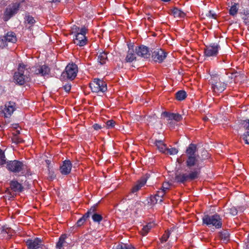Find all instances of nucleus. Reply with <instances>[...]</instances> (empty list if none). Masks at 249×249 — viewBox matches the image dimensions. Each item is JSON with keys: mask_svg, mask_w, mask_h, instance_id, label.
Listing matches in <instances>:
<instances>
[{"mask_svg": "<svg viewBox=\"0 0 249 249\" xmlns=\"http://www.w3.org/2000/svg\"><path fill=\"white\" fill-rule=\"evenodd\" d=\"M197 148L195 144L191 143L186 150L187 160L186 164L189 170L187 173H179L176 176L175 180L178 182L185 183L198 178L201 167L197 163L198 155L196 154Z\"/></svg>", "mask_w": 249, "mask_h": 249, "instance_id": "obj_1", "label": "nucleus"}, {"mask_svg": "<svg viewBox=\"0 0 249 249\" xmlns=\"http://www.w3.org/2000/svg\"><path fill=\"white\" fill-rule=\"evenodd\" d=\"M30 67L23 63L18 65V70L14 73V80L15 83L23 85L30 80Z\"/></svg>", "mask_w": 249, "mask_h": 249, "instance_id": "obj_2", "label": "nucleus"}, {"mask_svg": "<svg viewBox=\"0 0 249 249\" xmlns=\"http://www.w3.org/2000/svg\"><path fill=\"white\" fill-rule=\"evenodd\" d=\"M7 169L14 173H20L21 176H26L30 175V169L23 162L14 160L7 162Z\"/></svg>", "mask_w": 249, "mask_h": 249, "instance_id": "obj_3", "label": "nucleus"}, {"mask_svg": "<svg viewBox=\"0 0 249 249\" xmlns=\"http://www.w3.org/2000/svg\"><path fill=\"white\" fill-rule=\"evenodd\" d=\"M203 224L209 227L214 226L216 229H220L222 225V219L217 213L212 215H205L202 218Z\"/></svg>", "mask_w": 249, "mask_h": 249, "instance_id": "obj_4", "label": "nucleus"}, {"mask_svg": "<svg viewBox=\"0 0 249 249\" xmlns=\"http://www.w3.org/2000/svg\"><path fill=\"white\" fill-rule=\"evenodd\" d=\"M213 92L214 94L218 95L222 92L226 88L227 84L222 82L218 76L212 77L210 80Z\"/></svg>", "mask_w": 249, "mask_h": 249, "instance_id": "obj_5", "label": "nucleus"}, {"mask_svg": "<svg viewBox=\"0 0 249 249\" xmlns=\"http://www.w3.org/2000/svg\"><path fill=\"white\" fill-rule=\"evenodd\" d=\"M78 71L77 65L73 62L69 63L63 71V78L72 81L76 77Z\"/></svg>", "mask_w": 249, "mask_h": 249, "instance_id": "obj_6", "label": "nucleus"}, {"mask_svg": "<svg viewBox=\"0 0 249 249\" xmlns=\"http://www.w3.org/2000/svg\"><path fill=\"white\" fill-rule=\"evenodd\" d=\"M20 7V3L16 2L9 5L5 9L3 19L5 21L9 20L14 15L16 14Z\"/></svg>", "mask_w": 249, "mask_h": 249, "instance_id": "obj_7", "label": "nucleus"}, {"mask_svg": "<svg viewBox=\"0 0 249 249\" xmlns=\"http://www.w3.org/2000/svg\"><path fill=\"white\" fill-rule=\"evenodd\" d=\"M89 87L93 92H104L107 90V84L103 80L94 79L90 84Z\"/></svg>", "mask_w": 249, "mask_h": 249, "instance_id": "obj_8", "label": "nucleus"}, {"mask_svg": "<svg viewBox=\"0 0 249 249\" xmlns=\"http://www.w3.org/2000/svg\"><path fill=\"white\" fill-rule=\"evenodd\" d=\"M87 29L83 27L80 30V32L76 35L74 40V43L80 47L85 46L87 43V39L86 37Z\"/></svg>", "mask_w": 249, "mask_h": 249, "instance_id": "obj_9", "label": "nucleus"}, {"mask_svg": "<svg viewBox=\"0 0 249 249\" xmlns=\"http://www.w3.org/2000/svg\"><path fill=\"white\" fill-rule=\"evenodd\" d=\"M166 56L167 53L161 49H157L152 53V58L156 62L161 63Z\"/></svg>", "mask_w": 249, "mask_h": 249, "instance_id": "obj_10", "label": "nucleus"}, {"mask_svg": "<svg viewBox=\"0 0 249 249\" xmlns=\"http://www.w3.org/2000/svg\"><path fill=\"white\" fill-rule=\"evenodd\" d=\"M220 48L219 45L215 44L206 46L204 49V54L207 57L216 56Z\"/></svg>", "mask_w": 249, "mask_h": 249, "instance_id": "obj_11", "label": "nucleus"}, {"mask_svg": "<svg viewBox=\"0 0 249 249\" xmlns=\"http://www.w3.org/2000/svg\"><path fill=\"white\" fill-rule=\"evenodd\" d=\"M28 249H37L42 246V241L40 238L28 239L26 242Z\"/></svg>", "mask_w": 249, "mask_h": 249, "instance_id": "obj_12", "label": "nucleus"}, {"mask_svg": "<svg viewBox=\"0 0 249 249\" xmlns=\"http://www.w3.org/2000/svg\"><path fill=\"white\" fill-rule=\"evenodd\" d=\"M16 104L14 102L9 101L5 104L3 112L5 117H10L16 109Z\"/></svg>", "mask_w": 249, "mask_h": 249, "instance_id": "obj_13", "label": "nucleus"}, {"mask_svg": "<svg viewBox=\"0 0 249 249\" xmlns=\"http://www.w3.org/2000/svg\"><path fill=\"white\" fill-rule=\"evenodd\" d=\"M135 52L138 56L146 58H149L150 55L148 47L144 45L137 47Z\"/></svg>", "mask_w": 249, "mask_h": 249, "instance_id": "obj_14", "label": "nucleus"}, {"mask_svg": "<svg viewBox=\"0 0 249 249\" xmlns=\"http://www.w3.org/2000/svg\"><path fill=\"white\" fill-rule=\"evenodd\" d=\"M32 71L36 74H40L41 76L48 75L50 71V68L45 65L33 67Z\"/></svg>", "mask_w": 249, "mask_h": 249, "instance_id": "obj_15", "label": "nucleus"}, {"mask_svg": "<svg viewBox=\"0 0 249 249\" xmlns=\"http://www.w3.org/2000/svg\"><path fill=\"white\" fill-rule=\"evenodd\" d=\"M96 208L95 206L91 207L87 212L89 213V216H91L92 220L95 222L100 223L103 220V217L101 214L96 213Z\"/></svg>", "mask_w": 249, "mask_h": 249, "instance_id": "obj_16", "label": "nucleus"}, {"mask_svg": "<svg viewBox=\"0 0 249 249\" xmlns=\"http://www.w3.org/2000/svg\"><path fill=\"white\" fill-rule=\"evenodd\" d=\"M242 124L245 132L242 135L241 138L246 144H249V120L244 121Z\"/></svg>", "mask_w": 249, "mask_h": 249, "instance_id": "obj_17", "label": "nucleus"}, {"mask_svg": "<svg viewBox=\"0 0 249 249\" xmlns=\"http://www.w3.org/2000/svg\"><path fill=\"white\" fill-rule=\"evenodd\" d=\"M166 193V192L161 189H160L157 192L156 194L151 199L152 202L155 203L162 202L163 201L162 198Z\"/></svg>", "mask_w": 249, "mask_h": 249, "instance_id": "obj_18", "label": "nucleus"}, {"mask_svg": "<svg viewBox=\"0 0 249 249\" xmlns=\"http://www.w3.org/2000/svg\"><path fill=\"white\" fill-rule=\"evenodd\" d=\"M11 189L15 192H21L23 191V187L18 181L12 180L10 183Z\"/></svg>", "mask_w": 249, "mask_h": 249, "instance_id": "obj_19", "label": "nucleus"}, {"mask_svg": "<svg viewBox=\"0 0 249 249\" xmlns=\"http://www.w3.org/2000/svg\"><path fill=\"white\" fill-rule=\"evenodd\" d=\"M146 182V179L145 178H142L139 180L137 183L133 187L131 192L133 193L138 192Z\"/></svg>", "mask_w": 249, "mask_h": 249, "instance_id": "obj_20", "label": "nucleus"}, {"mask_svg": "<svg viewBox=\"0 0 249 249\" xmlns=\"http://www.w3.org/2000/svg\"><path fill=\"white\" fill-rule=\"evenodd\" d=\"M72 167L71 161L68 160L63 161V175H68L70 173Z\"/></svg>", "mask_w": 249, "mask_h": 249, "instance_id": "obj_21", "label": "nucleus"}, {"mask_svg": "<svg viewBox=\"0 0 249 249\" xmlns=\"http://www.w3.org/2000/svg\"><path fill=\"white\" fill-rule=\"evenodd\" d=\"M136 59V54L134 53V51L133 49L129 48L127 51V55L125 57V61L127 62H132Z\"/></svg>", "mask_w": 249, "mask_h": 249, "instance_id": "obj_22", "label": "nucleus"}, {"mask_svg": "<svg viewBox=\"0 0 249 249\" xmlns=\"http://www.w3.org/2000/svg\"><path fill=\"white\" fill-rule=\"evenodd\" d=\"M155 144L160 152L164 154L166 153L167 150L166 145L162 141L156 140L155 142Z\"/></svg>", "mask_w": 249, "mask_h": 249, "instance_id": "obj_23", "label": "nucleus"}, {"mask_svg": "<svg viewBox=\"0 0 249 249\" xmlns=\"http://www.w3.org/2000/svg\"><path fill=\"white\" fill-rule=\"evenodd\" d=\"M4 36L5 37L7 43L9 42L14 43L17 41V37L15 34L13 32H8L6 35Z\"/></svg>", "mask_w": 249, "mask_h": 249, "instance_id": "obj_24", "label": "nucleus"}, {"mask_svg": "<svg viewBox=\"0 0 249 249\" xmlns=\"http://www.w3.org/2000/svg\"><path fill=\"white\" fill-rule=\"evenodd\" d=\"M97 59L101 65L105 64L107 60V53L104 52L100 53L98 55Z\"/></svg>", "mask_w": 249, "mask_h": 249, "instance_id": "obj_25", "label": "nucleus"}, {"mask_svg": "<svg viewBox=\"0 0 249 249\" xmlns=\"http://www.w3.org/2000/svg\"><path fill=\"white\" fill-rule=\"evenodd\" d=\"M162 115L166 118L167 123L170 125L173 124L174 113L164 112Z\"/></svg>", "mask_w": 249, "mask_h": 249, "instance_id": "obj_26", "label": "nucleus"}, {"mask_svg": "<svg viewBox=\"0 0 249 249\" xmlns=\"http://www.w3.org/2000/svg\"><path fill=\"white\" fill-rule=\"evenodd\" d=\"M172 14L175 18H184L186 15L184 12L177 8L173 9Z\"/></svg>", "mask_w": 249, "mask_h": 249, "instance_id": "obj_27", "label": "nucleus"}, {"mask_svg": "<svg viewBox=\"0 0 249 249\" xmlns=\"http://www.w3.org/2000/svg\"><path fill=\"white\" fill-rule=\"evenodd\" d=\"M91 213L89 212V213ZM89 217V212H87L85 213L81 218H80L76 222V225L77 227H81L83 225L87 218Z\"/></svg>", "mask_w": 249, "mask_h": 249, "instance_id": "obj_28", "label": "nucleus"}, {"mask_svg": "<svg viewBox=\"0 0 249 249\" xmlns=\"http://www.w3.org/2000/svg\"><path fill=\"white\" fill-rule=\"evenodd\" d=\"M113 249H135L131 245L125 244H119L114 246Z\"/></svg>", "mask_w": 249, "mask_h": 249, "instance_id": "obj_29", "label": "nucleus"}, {"mask_svg": "<svg viewBox=\"0 0 249 249\" xmlns=\"http://www.w3.org/2000/svg\"><path fill=\"white\" fill-rule=\"evenodd\" d=\"M176 98L178 101H182L186 98V93L184 90H179L176 93Z\"/></svg>", "mask_w": 249, "mask_h": 249, "instance_id": "obj_30", "label": "nucleus"}, {"mask_svg": "<svg viewBox=\"0 0 249 249\" xmlns=\"http://www.w3.org/2000/svg\"><path fill=\"white\" fill-rule=\"evenodd\" d=\"M152 228V224L149 223L143 227L141 230V233L142 236H144L147 234L149 230Z\"/></svg>", "mask_w": 249, "mask_h": 249, "instance_id": "obj_31", "label": "nucleus"}, {"mask_svg": "<svg viewBox=\"0 0 249 249\" xmlns=\"http://www.w3.org/2000/svg\"><path fill=\"white\" fill-rule=\"evenodd\" d=\"M238 4L237 3H234L233 5H232L230 10H229V14L232 16H235L238 12V8L237 7Z\"/></svg>", "mask_w": 249, "mask_h": 249, "instance_id": "obj_32", "label": "nucleus"}, {"mask_svg": "<svg viewBox=\"0 0 249 249\" xmlns=\"http://www.w3.org/2000/svg\"><path fill=\"white\" fill-rule=\"evenodd\" d=\"M243 17L242 19L244 20V22L247 25H249V10L244 11L242 13Z\"/></svg>", "mask_w": 249, "mask_h": 249, "instance_id": "obj_33", "label": "nucleus"}, {"mask_svg": "<svg viewBox=\"0 0 249 249\" xmlns=\"http://www.w3.org/2000/svg\"><path fill=\"white\" fill-rule=\"evenodd\" d=\"M11 140L13 143L16 144H18L23 142V140L20 138L17 134H14L11 138Z\"/></svg>", "mask_w": 249, "mask_h": 249, "instance_id": "obj_34", "label": "nucleus"}, {"mask_svg": "<svg viewBox=\"0 0 249 249\" xmlns=\"http://www.w3.org/2000/svg\"><path fill=\"white\" fill-rule=\"evenodd\" d=\"M219 237L221 240L227 241L229 240V233L227 231H224L219 233Z\"/></svg>", "mask_w": 249, "mask_h": 249, "instance_id": "obj_35", "label": "nucleus"}, {"mask_svg": "<svg viewBox=\"0 0 249 249\" xmlns=\"http://www.w3.org/2000/svg\"><path fill=\"white\" fill-rule=\"evenodd\" d=\"M5 163H7V162L4 153L1 149H0V165H3Z\"/></svg>", "mask_w": 249, "mask_h": 249, "instance_id": "obj_36", "label": "nucleus"}, {"mask_svg": "<svg viewBox=\"0 0 249 249\" xmlns=\"http://www.w3.org/2000/svg\"><path fill=\"white\" fill-rule=\"evenodd\" d=\"M178 153V150L174 147H172L171 148H167V150L166 151L165 154H169V155H175Z\"/></svg>", "mask_w": 249, "mask_h": 249, "instance_id": "obj_37", "label": "nucleus"}, {"mask_svg": "<svg viewBox=\"0 0 249 249\" xmlns=\"http://www.w3.org/2000/svg\"><path fill=\"white\" fill-rule=\"evenodd\" d=\"M8 45L4 36H0V48L3 49Z\"/></svg>", "mask_w": 249, "mask_h": 249, "instance_id": "obj_38", "label": "nucleus"}, {"mask_svg": "<svg viewBox=\"0 0 249 249\" xmlns=\"http://www.w3.org/2000/svg\"><path fill=\"white\" fill-rule=\"evenodd\" d=\"M25 19L27 23L30 25L34 24L36 21L34 18L29 15L26 16Z\"/></svg>", "mask_w": 249, "mask_h": 249, "instance_id": "obj_39", "label": "nucleus"}, {"mask_svg": "<svg viewBox=\"0 0 249 249\" xmlns=\"http://www.w3.org/2000/svg\"><path fill=\"white\" fill-rule=\"evenodd\" d=\"M64 82V80H63ZM71 85L70 83H67L64 84L63 82V89L65 90L67 93H68L71 89Z\"/></svg>", "mask_w": 249, "mask_h": 249, "instance_id": "obj_40", "label": "nucleus"}, {"mask_svg": "<svg viewBox=\"0 0 249 249\" xmlns=\"http://www.w3.org/2000/svg\"><path fill=\"white\" fill-rule=\"evenodd\" d=\"M170 234V233L169 231H165V233L163 234V235L161 237V241L162 242H165L167 241L168 238L169 237Z\"/></svg>", "mask_w": 249, "mask_h": 249, "instance_id": "obj_41", "label": "nucleus"}, {"mask_svg": "<svg viewBox=\"0 0 249 249\" xmlns=\"http://www.w3.org/2000/svg\"><path fill=\"white\" fill-rule=\"evenodd\" d=\"M62 234H61L59 238L58 241L56 243V249H62Z\"/></svg>", "mask_w": 249, "mask_h": 249, "instance_id": "obj_42", "label": "nucleus"}, {"mask_svg": "<svg viewBox=\"0 0 249 249\" xmlns=\"http://www.w3.org/2000/svg\"><path fill=\"white\" fill-rule=\"evenodd\" d=\"M115 122L113 120H110L107 122L106 125L107 128H112L115 126Z\"/></svg>", "mask_w": 249, "mask_h": 249, "instance_id": "obj_43", "label": "nucleus"}, {"mask_svg": "<svg viewBox=\"0 0 249 249\" xmlns=\"http://www.w3.org/2000/svg\"><path fill=\"white\" fill-rule=\"evenodd\" d=\"M170 187V184L168 182H165L163 183L161 189L167 192L169 190Z\"/></svg>", "mask_w": 249, "mask_h": 249, "instance_id": "obj_44", "label": "nucleus"}, {"mask_svg": "<svg viewBox=\"0 0 249 249\" xmlns=\"http://www.w3.org/2000/svg\"><path fill=\"white\" fill-rule=\"evenodd\" d=\"M229 213L232 215H236L237 214V210L234 207H231L228 209Z\"/></svg>", "mask_w": 249, "mask_h": 249, "instance_id": "obj_45", "label": "nucleus"}, {"mask_svg": "<svg viewBox=\"0 0 249 249\" xmlns=\"http://www.w3.org/2000/svg\"><path fill=\"white\" fill-rule=\"evenodd\" d=\"M182 119V116L178 113H174V120L176 122H179Z\"/></svg>", "mask_w": 249, "mask_h": 249, "instance_id": "obj_46", "label": "nucleus"}, {"mask_svg": "<svg viewBox=\"0 0 249 249\" xmlns=\"http://www.w3.org/2000/svg\"><path fill=\"white\" fill-rule=\"evenodd\" d=\"M227 75H229V77L231 78V79H234L237 76V75L238 74V73L236 71L233 72H231V73H227Z\"/></svg>", "mask_w": 249, "mask_h": 249, "instance_id": "obj_47", "label": "nucleus"}, {"mask_svg": "<svg viewBox=\"0 0 249 249\" xmlns=\"http://www.w3.org/2000/svg\"><path fill=\"white\" fill-rule=\"evenodd\" d=\"M55 177V175H54V173L53 171H51L50 170H49V176L48 178L50 179H53Z\"/></svg>", "mask_w": 249, "mask_h": 249, "instance_id": "obj_48", "label": "nucleus"}, {"mask_svg": "<svg viewBox=\"0 0 249 249\" xmlns=\"http://www.w3.org/2000/svg\"><path fill=\"white\" fill-rule=\"evenodd\" d=\"M93 127L96 130H99V129H100L102 128L101 126L99 124H94L93 125Z\"/></svg>", "mask_w": 249, "mask_h": 249, "instance_id": "obj_49", "label": "nucleus"}, {"mask_svg": "<svg viewBox=\"0 0 249 249\" xmlns=\"http://www.w3.org/2000/svg\"><path fill=\"white\" fill-rule=\"evenodd\" d=\"M208 14H209V16L211 17V18H216V14H214V13H213L211 11H210L209 12Z\"/></svg>", "mask_w": 249, "mask_h": 249, "instance_id": "obj_50", "label": "nucleus"}, {"mask_svg": "<svg viewBox=\"0 0 249 249\" xmlns=\"http://www.w3.org/2000/svg\"><path fill=\"white\" fill-rule=\"evenodd\" d=\"M246 249H249V240L248 239V241L246 242Z\"/></svg>", "mask_w": 249, "mask_h": 249, "instance_id": "obj_51", "label": "nucleus"}, {"mask_svg": "<svg viewBox=\"0 0 249 249\" xmlns=\"http://www.w3.org/2000/svg\"><path fill=\"white\" fill-rule=\"evenodd\" d=\"M140 204H141V202H135V204H134V206H135V207H136V206H137L138 205H140Z\"/></svg>", "mask_w": 249, "mask_h": 249, "instance_id": "obj_52", "label": "nucleus"}, {"mask_svg": "<svg viewBox=\"0 0 249 249\" xmlns=\"http://www.w3.org/2000/svg\"><path fill=\"white\" fill-rule=\"evenodd\" d=\"M61 0H52L53 2H60Z\"/></svg>", "mask_w": 249, "mask_h": 249, "instance_id": "obj_53", "label": "nucleus"}, {"mask_svg": "<svg viewBox=\"0 0 249 249\" xmlns=\"http://www.w3.org/2000/svg\"><path fill=\"white\" fill-rule=\"evenodd\" d=\"M59 170L61 173H62V166L60 165L59 167Z\"/></svg>", "mask_w": 249, "mask_h": 249, "instance_id": "obj_54", "label": "nucleus"}, {"mask_svg": "<svg viewBox=\"0 0 249 249\" xmlns=\"http://www.w3.org/2000/svg\"><path fill=\"white\" fill-rule=\"evenodd\" d=\"M66 235L63 234V244L64 243V239L66 238Z\"/></svg>", "mask_w": 249, "mask_h": 249, "instance_id": "obj_55", "label": "nucleus"}, {"mask_svg": "<svg viewBox=\"0 0 249 249\" xmlns=\"http://www.w3.org/2000/svg\"><path fill=\"white\" fill-rule=\"evenodd\" d=\"M161 0L162 1H164V2H168V1H170L171 0Z\"/></svg>", "mask_w": 249, "mask_h": 249, "instance_id": "obj_56", "label": "nucleus"}, {"mask_svg": "<svg viewBox=\"0 0 249 249\" xmlns=\"http://www.w3.org/2000/svg\"><path fill=\"white\" fill-rule=\"evenodd\" d=\"M19 134V131L18 130L16 131V133L15 134H17V135L18 136V135Z\"/></svg>", "mask_w": 249, "mask_h": 249, "instance_id": "obj_57", "label": "nucleus"}, {"mask_svg": "<svg viewBox=\"0 0 249 249\" xmlns=\"http://www.w3.org/2000/svg\"><path fill=\"white\" fill-rule=\"evenodd\" d=\"M178 162H179V163H181V160H180V159H178Z\"/></svg>", "mask_w": 249, "mask_h": 249, "instance_id": "obj_58", "label": "nucleus"}, {"mask_svg": "<svg viewBox=\"0 0 249 249\" xmlns=\"http://www.w3.org/2000/svg\"><path fill=\"white\" fill-rule=\"evenodd\" d=\"M46 162H47V164H49V160H46Z\"/></svg>", "mask_w": 249, "mask_h": 249, "instance_id": "obj_59", "label": "nucleus"}]
</instances>
